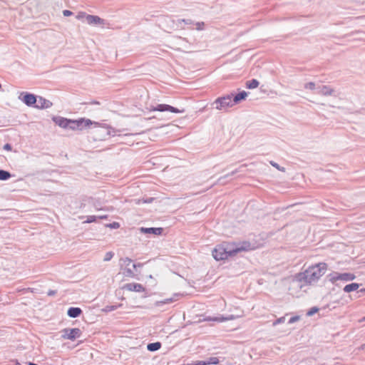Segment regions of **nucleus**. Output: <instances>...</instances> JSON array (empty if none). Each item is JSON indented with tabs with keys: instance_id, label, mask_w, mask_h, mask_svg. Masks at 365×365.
I'll return each instance as SVG.
<instances>
[{
	"instance_id": "obj_32",
	"label": "nucleus",
	"mask_w": 365,
	"mask_h": 365,
	"mask_svg": "<svg viewBox=\"0 0 365 365\" xmlns=\"http://www.w3.org/2000/svg\"><path fill=\"white\" fill-rule=\"evenodd\" d=\"M196 29L198 31H202L204 29L205 23L204 22H197L195 24Z\"/></svg>"
},
{
	"instance_id": "obj_40",
	"label": "nucleus",
	"mask_w": 365,
	"mask_h": 365,
	"mask_svg": "<svg viewBox=\"0 0 365 365\" xmlns=\"http://www.w3.org/2000/svg\"><path fill=\"white\" fill-rule=\"evenodd\" d=\"M4 149L6 150L10 151V150H11L12 147H11V144L6 143L4 145Z\"/></svg>"
},
{
	"instance_id": "obj_41",
	"label": "nucleus",
	"mask_w": 365,
	"mask_h": 365,
	"mask_svg": "<svg viewBox=\"0 0 365 365\" xmlns=\"http://www.w3.org/2000/svg\"><path fill=\"white\" fill-rule=\"evenodd\" d=\"M193 365H207V364H206V361L203 360V361H197Z\"/></svg>"
},
{
	"instance_id": "obj_6",
	"label": "nucleus",
	"mask_w": 365,
	"mask_h": 365,
	"mask_svg": "<svg viewBox=\"0 0 365 365\" xmlns=\"http://www.w3.org/2000/svg\"><path fill=\"white\" fill-rule=\"evenodd\" d=\"M77 120V129L78 130H83V129L90 128L91 125H94L95 126L98 125V123L96 121H93L90 119H87L85 118H81L76 120Z\"/></svg>"
},
{
	"instance_id": "obj_47",
	"label": "nucleus",
	"mask_w": 365,
	"mask_h": 365,
	"mask_svg": "<svg viewBox=\"0 0 365 365\" xmlns=\"http://www.w3.org/2000/svg\"><path fill=\"white\" fill-rule=\"evenodd\" d=\"M28 365H38L37 364L33 363V362H29Z\"/></svg>"
},
{
	"instance_id": "obj_13",
	"label": "nucleus",
	"mask_w": 365,
	"mask_h": 365,
	"mask_svg": "<svg viewBox=\"0 0 365 365\" xmlns=\"http://www.w3.org/2000/svg\"><path fill=\"white\" fill-rule=\"evenodd\" d=\"M125 288L130 291H134L137 292H141L145 290L143 286L138 283H129L125 285Z\"/></svg>"
},
{
	"instance_id": "obj_49",
	"label": "nucleus",
	"mask_w": 365,
	"mask_h": 365,
	"mask_svg": "<svg viewBox=\"0 0 365 365\" xmlns=\"http://www.w3.org/2000/svg\"><path fill=\"white\" fill-rule=\"evenodd\" d=\"M95 207L97 210H101V208L98 207L96 205H95Z\"/></svg>"
},
{
	"instance_id": "obj_42",
	"label": "nucleus",
	"mask_w": 365,
	"mask_h": 365,
	"mask_svg": "<svg viewBox=\"0 0 365 365\" xmlns=\"http://www.w3.org/2000/svg\"><path fill=\"white\" fill-rule=\"evenodd\" d=\"M56 292L55 290H49L48 292V296H53V295L56 294Z\"/></svg>"
},
{
	"instance_id": "obj_50",
	"label": "nucleus",
	"mask_w": 365,
	"mask_h": 365,
	"mask_svg": "<svg viewBox=\"0 0 365 365\" xmlns=\"http://www.w3.org/2000/svg\"><path fill=\"white\" fill-rule=\"evenodd\" d=\"M363 321H365V317H364Z\"/></svg>"
},
{
	"instance_id": "obj_8",
	"label": "nucleus",
	"mask_w": 365,
	"mask_h": 365,
	"mask_svg": "<svg viewBox=\"0 0 365 365\" xmlns=\"http://www.w3.org/2000/svg\"><path fill=\"white\" fill-rule=\"evenodd\" d=\"M51 106L52 103L50 101L41 96L37 99L36 104L35 106L36 108L40 109L48 108Z\"/></svg>"
},
{
	"instance_id": "obj_18",
	"label": "nucleus",
	"mask_w": 365,
	"mask_h": 365,
	"mask_svg": "<svg viewBox=\"0 0 365 365\" xmlns=\"http://www.w3.org/2000/svg\"><path fill=\"white\" fill-rule=\"evenodd\" d=\"M360 284L358 283H351L349 284H346L344 287V292L349 293L353 291H356L358 289V288L360 287Z\"/></svg>"
},
{
	"instance_id": "obj_29",
	"label": "nucleus",
	"mask_w": 365,
	"mask_h": 365,
	"mask_svg": "<svg viewBox=\"0 0 365 365\" xmlns=\"http://www.w3.org/2000/svg\"><path fill=\"white\" fill-rule=\"evenodd\" d=\"M319 309L316 307H312L307 313V316H312L318 312Z\"/></svg>"
},
{
	"instance_id": "obj_17",
	"label": "nucleus",
	"mask_w": 365,
	"mask_h": 365,
	"mask_svg": "<svg viewBox=\"0 0 365 365\" xmlns=\"http://www.w3.org/2000/svg\"><path fill=\"white\" fill-rule=\"evenodd\" d=\"M235 317L233 316V315H229L228 317H207L206 319L207 321H214V322H222L224 321H227V320H232L234 319Z\"/></svg>"
},
{
	"instance_id": "obj_4",
	"label": "nucleus",
	"mask_w": 365,
	"mask_h": 365,
	"mask_svg": "<svg viewBox=\"0 0 365 365\" xmlns=\"http://www.w3.org/2000/svg\"><path fill=\"white\" fill-rule=\"evenodd\" d=\"M62 338L64 339H70L75 340L77 338H79L82 334V331L78 328H66L61 331Z\"/></svg>"
},
{
	"instance_id": "obj_43",
	"label": "nucleus",
	"mask_w": 365,
	"mask_h": 365,
	"mask_svg": "<svg viewBox=\"0 0 365 365\" xmlns=\"http://www.w3.org/2000/svg\"><path fill=\"white\" fill-rule=\"evenodd\" d=\"M113 133H115V131L113 130V129H112V128H108V135H113Z\"/></svg>"
},
{
	"instance_id": "obj_20",
	"label": "nucleus",
	"mask_w": 365,
	"mask_h": 365,
	"mask_svg": "<svg viewBox=\"0 0 365 365\" xmlns=\"http://www.w3.org/2000/svg\"><path fill=\"white\" fill-rule=\"evenodd\" d=\"M259 83L257 79H252L246 82V88L249 89L256 88Z\"/></svg>"
},
{
	"instance_id": "obj_30",
	"label": "nucleus",
	"mask_w": 365,
	"mask_h": 365,
	"mask_svg": "<svg viewBox=\"0 0 365 365\" xmlns=\"http://www.w3.org/2000/svg\"><path fill=\"white\" fill-rule=\"evenodd\" d=\"M173 302V298H168V299H164L163 301L157 302L156 304L157 305H160V304H169V303H171Z\"/></svg>"
},
{
	"instance_id": "obj_28",
	"label": "nucleus",
	"mask_w": 365,
	"mask_h": 365,
	"mask_svg": "<svg viewBox=\"0 0 365 365\" xmlns=\"http://www.w3.org/2000/svg\"><path fill=\"white\" fill-rule=\"evenodd\" d=\"M113 255H114L113 252H108L106 253L103 260L105 262L110 261L113 258Z\"/></svg>"
},
{
	"instance_id": "obj_35",
	"label": "nucleus",
	"mask_w": 365,
	"mask_h": 365,
	"mask_svg": "<svg viewBox=\"0 0 365 365\" xmlns=\"http://www.w3.org/2000/svg\"><path fill=\"white\" fill-rule=\"evenodd\" d=\"M108 227L112 228V229H117L120 227V225L118 222H113V223H110L109 225H108Z\"/></svg>"
},
{
	"instance_id": "obj_2",
	"label": "nucleus",
	"mask_w": 365,
	"mask_h": 365,
	"mask_svg": "<svg viewBox=\"0 0 365 365\" xmlns=\"http://www.w3.org/2000/svg\"><path fill=\"white\" fill-rule=\"evenodd\" d=\"M250 247V244L249 242H244L242 245L223 242L215 247L212 250V256L217 261L223 260L229 257L235 256L240 252L248 250Z\"/></svg>"
},
{
	"instance_id": "obj_1",
	"label": "nucleus",
	"mask_w": 365,
	"mask_h": 365,
	"mask_svg": "<svg viewBox=\"0 0 365 365\" xmlns=\"http://www.w3.org/2000/svg\"><path fill=\"white\" fill-rule=\"evenodd\" d=\"M327 267V264L321 262L309 267L303 272L297 274L295 276L297 286L302 289L305 285H311L317 282L325 274Z\"/></svg>"
},
{
	"instance_id": "obj_48",
	"label": "nucleus",
	"mask_w": 365,
	"mask_h": 365,
	"mask_svg": "<svg viewBox=\"0 0 365 365\" xmlns=\"http://www.w3.org/2000/svg\"><path fill=\"white\" fill-rule=\"evenodd\" d=\"M178 39H179V40H180V41H185V38H182L181 37H179V38H178Z\"/></svg>"
},
{
	"instance_id": "obj_21",
	"label": "nucleus",
	"mask_w": 365,
	"mask_h": 365,
	"mask_svg": "<svg viewBox=\"0 0 365 365\" xmlns=\"http://www.w3.org/2000/svg\"><path fill=\"white\" fill-rule=\"evenodd\" d=\"M11 177V174L4 170H0V180H7Z\"/></svg>"
},
{
	"instance_id": "obj_33",
	"label": "nucleus",
	"mask_w": 365,
	"mask_h": 365,
	"mask_svg": "<svg viewBox=\"0 0 365 365\" xmlns=\"http://www.w3.org/2000/svg\"><path fill=\"white\" fill-rule=\"evenodd\" d=\"M284 321H285V317H282L273 322V326H276L277 324L284 323Z\"/></svg>"
},
{
	"instance_id": "obj_19",
	"label": "nucleus",
	"mask_w": 365,
	"mask_h": 365,
	"mask_svg": "<svg viewBox=\"0 0 365 365\" xmlns=\"http://www.w3.org/2000/svg\"><path fill=\"white\" fill-rule=\"evenodd\" d=\"M161 347V343L159 341L154 342V343H150L147 346V349L150 351H155L160 349Z\"/></svg>"
},
{
	"instance_id": "obj_12",
	"label": "nucleus",
	"mask_w": 365,
	"mask_h": 365,
	"mask_svg": "<svg viewBox=\"0 0 365 365\" xmlns=\"http://www.w3.org/2000/svg\"><path fill=\"white\" fill-rule=\"evenodd\" d=\"M329 279L332 284L339 286L340 283L342 282V274L333 272L329 275Z\"/></svg>"
},
{
	"instance_id": "obj_25",
	"label": "nucleus",
	"mask_w": 365,
	"mask_h": 365,
	"mask_svg": "<svg viewBox=\"0 0 365 365\" xmlns=\"http://www.w3.org/2000/svg\"><path fill=\"white\" fill-rule=\"evenodd\" d=\"M317 86L315 83L314 82H309V83H307L304 85V88L306 89H309V90H315L317 91Z\"/></svg>"
},
{
	"instance_id": "obj_27",
	"label": "nucleus",
	"mask_w": 365,
	"mask_h": 365,
	"mask_svg": "<svg viewBox=\"0 0 365 365\" xmlns=\"http://www.w3.org/2000/svg\"><path fill=\"white\" fill-rule=\"evenodd\" d=\"M124 275L125 277H134L135 274L133 271L130 268L126 267L124 271Z\"/></svg>"
},
{
	"instance_id": "obj_16",
	"label": "nucleus",
	"mask_w": 365,
	"mask_h": 365,
	"mask_svg": "<svg viewBox=\"0 0 365 365\" xmlns=\"http://www.w3.org/2000/svg\"><path fill=\"white\" fill-rule=\"evenodd\" d=\"M247 96V93L245 91H242L236 95L233 94L232 100H233L235 105L239 103L241 101L245 100Z\"/></svg>"
},
{
	"instance_id": "obj_38",
	"label": "nucleus",
	"mask_w": 365,
	"mask_h": 365,
	"mask_svg": "<svg viewBox=\"0 0 365 365\" xmlns=\"http://www.w3.org/2000/svg\"><path fill=\"white\" fill-rule=\"evenodd\" d=\"M63 14L64 16H70L73 14V13L69 10L63 11Z\"/></svg>"
},
{
	"instance_id": "obj_3",
	"label": "nucleus",
	"mask_w": 365,
	"mask_h": 365,
	"mask_svg": "<svg viewBox=\"0 0 365 365\" xmlns=\"http://www.w3.org/2000/svg\"><path fill=\"white\" fill-rule=\"evenodd\" d=\"M233 93L223 96L217 98L213 103L212 106L219 110H227L229 108L232 107L235 103L232 100Z\"/></svg>"
},
{
	"instance_id": "obj_5",
	"label": "nucleus",
	"mask_w": 365,
	"mask_h": 365,
	"mask_svg": "<svg viewBox=\"0 0 365 365\" xmlns=\"http://www.w3.org/2000/svg\"><path fill=\"white\" fill-rule=\"evenodd\" d=\"M150 110L152 111H170L175 113H182L184 112V110H180L175 107L171 106L168 104H157L156 106H150Z\"/></svg>"
},
{
	"instance_id": "obj_31",
	"label": "nucleus",
	"mask_w": 365,
	"mask_h": 365,
	"mask_svg": "<svg viewBox=\"0 0 365 365\" xmlns=\"http://www.w3.org/2000/svg\"><path fill=\"white\" fill-rule=\"evenodd\" d=\"M270 164H271L273 167L276 168L277 170H280V171H282V172H284V171H285V168H284L281 167L280 165H278L277 163H275V162L271 161V162H270Z\"/></svg>"
},
{
	"instance_id": "obj_44",
	"label": "nucleus",
	"mask_w": 365,
	"mask_h": 365,
	"mask_svg": "<svg viewBox=\"0 0 365 365\" xmlns=\"http://www.w3.org/2000/svg\"><path fill=\"white\" fill-rule=\"evenodd\" d=\"M141 266H142V264H140V263H138V264H133V267L134 269H136L137 267H141Z\"/></svg>"
},
{
	"instance_id": "obj_37",
	"label": "nucleus",
	"mask_w": 365,
	"mask_h": 365,
	"mask_svg": "<svg viewBox=\"0 0 365 365\" xmlns=\"http://www.w3.org/2000/svg\"><path fill=\"white\" fill-rule=\"evenodd\" d=\"M123 261L126 267H128L132 262V260L128 257L125 258Z\"/></svg>"
},
{
	"instance_id": "obj_36",
	"label": "nucleus",
	"mask_w": 365,
	"mask_h": 365,
	"mask_svg": "<svg viewBox=\"0 0 365 365\" xmlns=\"http://www.w3.org/2000/svg\"><path fill=\"white\" fill-rule=\"evenodd\" d=\"M237 172H238V170H235L232 171V173H229V174L226 175L225 176H224V177H222V178H219L218 181H219V182H220V181L222 180V178H227V177H228V176H232V175H235V173H237Z\"/></svg>"
},
{
	"instance_id": "obj_22",
	"label": "nucleus",
	"mask_w": 365,
	"mask_h": 365,
	"mask_svg": "<svg viewBox=\"0 0 365 365\" xmlns=\"http://www.w3.org/2000/svg\"><path fill=\"white\" fill-rule=\"evenodd\" d=\"M97 218L104 219V218H106V215L98 216V217L95 216V215L88 216L87 217V220H86V222L91 223V222H96Z\"/></svg>"
},
{
	"instance_id": "obj_11",
	"label": "nucleus",
	"mask_w": 365,
	"mask_h": 365,
	"mask_svg": "<svg viewBox=\"0 0 365 365\" xmlns=\"http://www.w3.org/2000/svg\"><path fill=\"white\" fill-rule=\"evenodd\" d=\"M53 121L58 126L63 128H68V118H63L61 116H56L53 118Z\"/></svg>"
},
{
	"instance_id": "obj_10",
	"label": "nucleus",
	"mask_w": 365,
	"mask_h": 365,
	"mask_svg": "<svg viewBox=\"0 0 365 365\" xmlns=\"http://www.w3.org/2000/svg\"><path fill=\"white\" fill-rule=\"evenodd\" d=\"M163 231L161 227H141L140 232L144 234H153L155 235H160Z\"/></svg>"
},
{
	"instance_id": "obj_39",
	"label": "nucleus",
	"mask_w": 365,
	"mask_h": 365,
	"mask_svg": "<svg viewBox=\"0 0 365 365\" xmlns=\"http://www.w3.org/2000/svg\"><path fill=\"white\" fill-rule=\"evenodd\" d=\"M360 293L365 294V288L361 289L360 290L357 291L355 294V295H356V297H361V294H359Z\"/></svg>"
},
{
	"instance_id": "obj_23",
	"label": "nucleus",
	"mask_w": 365,
	"mask_h": 365,
	"mask_svg": "<svg viewBox=\"0 0 365 365\" xmlns=\"http://www.w3.org/2000/svg\"><path fill=\"white\" fill-rule=\"evenodd\" d=\"M207 365L210 364H218L220 362V360L217 357H210L207 359L205 360Z\"/></svg>"
},
{
	"instance_id": "obj_15",
	"label": "nucleus",
	"mask_w": 365,
	"mask_h": 365,
	"mask_svg": "<svg viewBox=\"0 0 365 365\" xmlns=\"http://www.w3.org/2000/svg\"><path fill=\"white\" fill-rule=\"evenodd\" d=\"M82 313V310L79 307H70L68 309L67 314L71 318H76Z\"/></svg>"
},
{
	"instance_id": "obj_45",
	"label": "nucleus",
	"mask_w": 365,
	"mask_h": 365,
	"mask_svg": "<svg viewBox=\"0 0 365 365\" xmlns=\"http://www.w3.org/2000/svg\"><path fill=\"white\" fill-rule=\"evenodd\" d=\"M182 21L185 22L186 24H191V20L190 19H182Z\"/></svg>"
},
{
	"instance_id": "obj_9",
	"label": "nucleus",
	"mask_w": 365,
	"mask_h": 365,
	"mask_svg": "<svg viewBox=\"0 0 365 365\" xmlns=\"http://www.w3.org/2000/svg\"><path fill=\"white\" fill-rule=\"evenodd\" d=\"M86 19L88 24L91 25H98V24H104L105 20L100 18L98 16H93L88 14L86 16Z\"/></svg>"
},
{
	"instance_id": "obj_26",
	"label": "nucleus",
	"mask_w": 365,
	"mask_h": 365,
	"mask_svg": "<svg viewBox=\"0 0 365 365\" xmlns=\"http://www.w3.org/2000/svg\"><path fill=\"white\" fill-rule=\"evenodd\" d=\"M355 275L352 273H344V282L351 281L355 279Z\"/></svg>"
},
{
	"instance_id": "obj_46",
	"label": "nucleus",
	"mask_w": 365,
	"mask_h": 365,
	"mask_svg": "<svg viewBox=\"0 0 365 365\" xmlns=\"http://www.w3.org/2000/svg\"><path fill=\"white\" fill-rule=\"evenodd\" d=\"M359 350H364V349H365V344H361V345L359 347Z\"/></svg>"
},
{
	"instance_id": "obj_24",
	"label": "nucleus",
	"mask_w": 365,
	"mask_h": 365,
	"mask_svg": "<svg viewBox=\"0 0 365 365\" xmlns=\"http://www.w3.org/2000/svg\"><path fill=\"white\" fill-rule=\"evenodd\" d=\"M77 120H68V128L72 130H78L77 129Z\"/></svg>"
},
{
	"instance_id": "obj_14",
	"label": "nucleus",
	"mask_w": 365,
	"mask_h": 365,
	"mask_svg": "<svg viewBox=\"0 0 365 365\" xmlns=\"http://www.w3.org/2000/svg\"><path fill=\"white\" fill-rule=\"evenodd\" d=\"M332 92H333V90L331 88H329L327 86L318 85L316 93L327 96V95H331Z\"/></svg>"
},
{
	"instance_id": "obj_34",
	"label": "nucleus",
	"mask_w": 365,
	"mask_h": 365,
	"mask_svg": "<svg viewBox=\"0 0 365 365\" xmlns=\"http://www.w3.org/2000/svg\"><path fill=\"white\" fill-rule=\"evenodd\" d=\"M299 319V316H294V317H291L289 321H288V324H293L296 322H297L298 320Z\"/></svg>"
},
{
	"instance_id": "obj_7",
	"label": "nucleus",
	"mask_w": 365,
	"mask_h": 365,
	"mask_svg": "<svg viewBox=\"0 0 365 365\" xmlns=\"http://www.w3.org/2000/svg\"><path fill=\"white\" fill-rule=\"evenodd\" d=\"M19 98L28 106H34L37 101L36 96L29 93H22Z\"/></svg>"
}]
</instances>
